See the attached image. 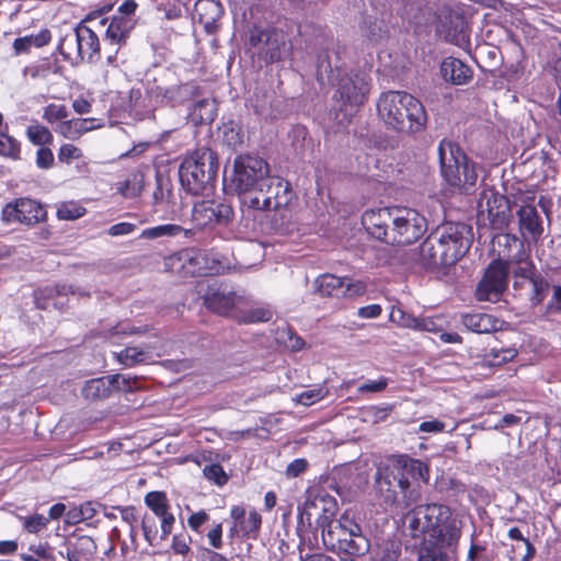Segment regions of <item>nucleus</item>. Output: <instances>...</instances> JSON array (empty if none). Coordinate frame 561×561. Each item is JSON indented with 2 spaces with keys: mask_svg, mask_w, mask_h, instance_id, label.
I'll return each mask as SVG.
<instances>
[{
  "mask_svg": "<svg viewBox=\"0 0 561 561\" xmlns=\"http://www.w3.org/2000/svg\"><path fill=\"white\" fill-rule=\"evenodd\" d=\"M337 511L336 500L330 495H318L307 499L305 514L307 519L316 515L317 527L321 528L322 541L327 549L344 553L343 557L365 554L370 545L363 534L362 527L347 515L334 519Z\"/></svg>",
  "mask_w": 561,
  "mask_h": 561,
  "instance_id": "obj_1",
  "label": "nucleus"
},
{
  "mask_svg": "<svg viewBox=\"0 0 561 561\" xmlns=\"http://www.w3.org/2000/svg\"><path fill=\"white\" fill-rule=\"evenodd\" d=\"M427 480L428 467L425 462L409 455H396L386 466L378 468L375 486L385 506L400 505L401 495L408 507L421 496L419 483Z\"/></svg>",
  "mask_w": 561,
  "mask_h": 561,
  "instance_id": "obj_2",
  "label": "nucleus"
},
{
  "mask_svg": "<svg viewBox=\"0 0 561 561\" xmlns=\"http://www.w3.org/2000/svg\"><path fill=\"white\" fill-rule=\"evenodd\" d=\"M362 225L368 236L387 244H412L424 236L427 220L414 208L381 207L367 209Z\"/></svg>",
  "mask_w": 561,
  "mask_h": 561,
  "instance_id": "obj_3",
  "label": "nucleus"
},
{
  "mask_svg": "<svg viewBox=\"0 0 561 561\" xmlns=\"http://www.w3.org/2000/svg\"><path fill=\"white\" fill-rule=\"evenodd\" d=\"M472 241L470 225L444 222L432 230L420 245V263L426 270L453 266L468 253Z\"/></svg>",
  "mask_w": 561,
  "mask_h": 561,
  "instance_id": "obj_4",
  "label": "nucleus"
},
{
  "mask_svg": "<svg viewBox=\"0 0 561 561\" xmlns=\"http://www.w3.org/2000/svg\"><path fill=\"white\" fill-rule=\"evenodd\" d=\"M317 79L336 85L333 100L340 103V111H352L362 106L370 90V77L362 70L348 71L336 51L321 49L317 55Z\"/></svg>",
  "mask_w": 561,
  "mask_h": 561,
  "instance_id": "obj_5",
  "label": "nucleus"
},
{
  "mask_svg": "<svg viewBox=\"0 0 561 561\" xmlns=\"http://www.w3.org/2000/svg\"><path fill=\"white\" fill-rule=\"evenodd\" d=\"M262 191L256 193L257 206L250 209L249 219H240L245 232L271 233L280 232L285 227L286 207L293 199L294 192L288 181L272 176Z\"/></svg>",
  "mask_w": 561,
  "mask_h": 561,
  "instance_id": "obj_6",
  "label": "nucleus"
},
{
  "mask_svg": "<svg viewBox=\"0 0 561 561\" xmlns=\"http://www.w3.org/2000/svg\"><path fill=\"white\" fill-rule=\"evenodd\" d=\"M225 187L239 199L241 219H249L250 209L257 206L256 193L265 187L270 180V165L257 154L241 153L232 162L231 171H225Z\"/></svg>",
  "mask_w": 561,
  "mask_h": 561,
  "instance_id": "obj_7",
  "label": "nucleus"
},
{
  "mask_svg": "<svg viewBox=\"0 0 561 561\" xmlns=\"http://www.w3.org/2000/svg\"><path fill=\"white\" fill-rule=\"evenodd\" d=\"M377 113L388 129L409 136L423 133L428 122L423 103L405 91L382 92Z\"/></svg>",
  "mask_w": 561,
  "mask_h": 561,
  "instance_id": "obj_8",
  "label": "nucleus"
},
{
  "mask_svg": "<svg viewBox=\"0 0 561 561\" xmlns=\"http://www.w3.org/2000/svg\"><path fill=\"white\" fill-rule=\"evenodd\" d=\"M440 175L447 185L470 194L477 184L478 164L470 160L458 144L443 139L437 148Z\"/></svg>",
  "mask_w": 561,
  "mask_h": 561,
  "instance_id": "obj_9",
  "label": "nucleus"
},
{
  "mask_svg": "<svg viewBox=\"0 0 561 561\" xmlns=\"http://www.w3.org/2000/svg\"><path fill=\"white\" fill-rule=\"evenodd\" d=\"M219 169L218 157L208 147H202L184 158L179 169L183 190L194 196L208 195Z\"/></svg>",
  "mask_w": 561,
  "mask_h": 561,
  "instance_id": "obj_10",
  "label": "nucleus"
},
{
  "mask_svg": "<svg viewBox=\"0 0 561 561\" xmlns=\"http://www.w3.org/2000/svg\"><path fill=\"white\" fill-rule=\"evenodd\" d=\"M461 537V520L455 515L423 538L417 561H451L457 553Z\"/></svg>",
  "mask_w": 561,
  "mask_h": 561,
  "instance_id": "obj_11",
  "label": "nucleus"
},
{
  "mask_svg": "<svg viewBox=\"0 0 561 561\" xmlns=\"http://www.w3.org/2000/svg\"><path fill=\"white\" fill-rule=\"evenodd\" d=\"M453 515L454 513L448 505L428 503L414 506L405 514L404 519L413 538H424L445 524Z\"/></svg>",
  "mask_w": 561,
  "mask_h": 561,
  "instance_id": "obj_12",
  "label": "nucleus"
},
{
  "mask_svg": "<svg viewBox=\"0 0 561 561\" xmlns=\"http://www.w3.org/2000/svg\"><path fill=\"white\" fill-rule=\"evenodd\" d=\"M47 211L43 204L30 197H19L7 203L1 209V221L5 225L21 224L34 226L46 220Z\"/></svg>",
  "mask_w": 561,
  "mask_h": 561,
  "instance_id": "obj_13",
  "label": "nucleus"
},
{
  "mask_svg": "<svg viewBox=\"0 0 561 561\" xmlns=\"http://www.w3.org/2000/svg\"><path fill=\"white\" fill-rule=\"evenodd\" d=\"M139 387L137 377L124 375H108L93 378L84 382L81 393L87 400H104L112 396L114 391H133Z\"/></svg>",
  "mask_w": 561,
  "mask_h": 561,
  "instance_id": "obj_14",
  "label": "nucleus"
},
{
  "mask_svg": "<svg viewBox=\"0 0 561 561\" xmlns=\"http://www.w3.org/2000/svg\"><path fill=\"white\" fill-rule=\"evenodd\" d=\"M510 272L511 270L502 265L500 261H492L477 285L476 298L479 301L495 302L500 300L507 288Z\"/></svg>",
  "mask_w": 561,
  "mask_h": 561,
  "instance_id": "obj_15",
  "label": "nucleus"
},
{
  "mask_svg": "<svg viewBox=\"0 0 561 561\" xmlns=\"http://www.w3.org/2000/svg\"><path fill=\"white\" fill-rule=\"evenodd\" d=\"M150 100L157 105L171 107L185 105L201 94L199 85L194 81L170 87L153 85L147 89Z\"/></svg>",
  "mask_w": 561,
  "mask_h": 561,
  "instance_id": "obj_16",
  "label": "nucleus"
},
{
  "mask_svg": "<svg viewBox=\"0 0 561 561\" xmlns=\"http://www.w3.org/2000/svg\"><path fill=\"white\" fill-rule=\"evenodd\" d=\"M480 213L486 211L488 220L493 230H503L512 220L510 199L493 188L483 190L480 197Z\"/></svg>",
  "mask_w": 561,
  "mask_h": 561,
  "instance_id": "obj_17",
  "label": "nucleus"
},
{
  "mask_svg": "<svg viewBox=\"0 0 561 561\" xmlns=\"http://www.w3.org/2000/svg\"><path fill=\"white\" fill-rule=\"evenodd\" d=\"M492 252L502 265L510 268L512 263L523 262L527 257L523 241L513 233L502 232L493 234L491 240Z\"/></svg>",
  "mask_w": 561,
  "mask_h": 561,
  "instance_id": "obj_18",
  "label": "nucleus"
},
{
  "mask_svg": "<svg viewBox=\"0 0 561 561\" xmlns=\"http://www.w3.org/2000/svg\"><path fill=\"white\" fill-rule=\"evenodd\" d=\"M240 299L231 285L214 282L207 286L204 304L218 314L229 316Z\"/></svg>",
  "mask_w": 561,
  "mask_h": 561,
  "instance_id": "obj_19",
  "label": "nucleus"
},
{
  "mask_svg": "<svg viewBox=\"0 0 561 561\" xmlns=\"http://www.w3.org/2000/svg\"><path fill=\"white\" fill-rule=\"evenodd\" d=\"M439 72L443 80L453 85L468 84L473 77V70L469 65L451 56L443 59Z\"/></svg>",
  "mask_w": 561,
  "mask_h": 561,
  "instance_id": "obj_20",
  "label": "nucleus"
},
{
  "mask_svg": "<svg viewBox=\"0 0 561 561\" xmlns=\"http://www.w3.org/2000/svg\"><path fill=\"white\" fill-rule=\"evenodd\" d=\"M136 26V20L122 19L112 16L105 31V43L113 46L117 53L122 46L127 44L131 31Z\"/></svg>",
  "mask_w": 561,
  "mask_h": 561,
  "instance_id": "obj_21",
  "label": "nucleus"
},
{
  "mask_svg": "<svg viewBox=\"0 0 561 561\" xmlns=\"http://www.w3.org/2000/svg\"><path fill=\"white\" fill-rule=\"evenodd\" d=\"M195 13L205 32L210 35L219 27L218 21L224 14V8L215 0H198L195 4Z\"/></svg>",
  "mask_w": 561,
  "mask_h": 561,
  "instance_id": "obj_22",
  "label": "nucleus"
},
{
  "mask_svg": "<svg viewBox=\"0 0 561 561\" xmlns=\"http://www.w3.org/2000/svg\"><path fill=\"white\" fill-rule=\"evenodd\" d=\"M519 231L524 237H530L537 241L542 232L543 227L540 215L535 206L524 205L517 210Z\"/></svg>",
  "mask_w": 561,
  "mask_h": 561,
  "instance_id": "obj_23",
  "label": "nucleus"
},
{
  "mask_svg": "<svg viewBox=\"0 0 561 561\" xmlns=\"http://www.w3.org/2000/svg\"><path fill=\"white\" fill-rule=\"evenodd\" d=\"M462 324L471 332L488 334L501 330L503 322L488 313L470 312L461 317Z\"/></svg>",
  "mask_w": 561,
  "mask_h": 561,
  "instance_id": "obj_24",
  "label": "nucleus"
},
{
  "mask_svg": "<svg viewBox=\"0 0 561 561\" xmlns=\"http://www.w3.org/2000/svg\"><path fill=\"white\" fill-rule=\"evenodd\" d=\"M194 236V229H186L178 224H163L144 229L139 238L146 240L174 239L179 237L192 239Z\"/></svg>",
  "mask_w": 561,
  "mask_h": 561,
  "instance_id": "obj_25",
  "label": "nucleus"
},
{
  "mask_svg": "<svg viewBox=\"0 0 561 561\" xmlns=\"http://www.w3.org/2000/svg\"><path fill=\"white\" fill-rule=\"evenodd\" d=\"M79 54L80 61H93L100 57V41L93 32L83 22L78 24Z\"/></svg>",
  "mask_w": 561,
  "mask_h": 561,
  "instance_id": "obj_26",
  "label": "nucleus"
},
{
  "mask_svg": "<svg viewBox=\"0 0 561 561\" xmlns=\"http://www.w3.org/2000/svg\"><path fill=\"white\" fill-rule=\"evenodd\" d=\"M344 277L333 274H322L314 280L317 293L322 297L342 298Z\"/></svg>",
  "mask_w": 561,
  "mask_h": 561,
  "instance_id": "obj_27",
  "label": "nucleus"
},
{
  "mask_svg": "<svg viewBox=\"0 0 561 561\" xmlns=\"http://www.w3.org/2000/svg\"><path fill=\"white\" fill-rule=\"evenodd\" d=\"M57 49L65 60L71 62L80 61L78 25L60 38Z\"/></svg>",
  "mask_w": 561,
  "mask_h": 561,
  "instance_id": "obj_28",
  "label": "nucleus"
},
{
  "mask_svg": "<svg viewBox=\"0 0 561 561\" xmlns=\"http://www.w3.org/2000/svg\"><path fill=\"white\" fill-rule=\"evenodd\" d=\"M50 32L47 28L41 30L37 34H31L23 37H18L13 42L15 53L23 54L28 51L31 47H43L50 41Z\"/></svg>",
  "mask_w": 561,
  "mask_h": 561,
  "instance_id": "obj_29",
  "label": "nucleus"
},
{
  "mask_svg": "<svg viewBox=\"0 0 561 561\" xmlns=\"http://www.w3.org/2000/svg\"><path fill=\"white\" fill-rule=\"evenodd\" d=\"M439 32L446 42L458 47L463 48L469 44V34L465 27L463 20L459 18H457L456 21H453L449 27H445V25H443V30Z\"/></svg>",
  "mask_w": 561,
  "mask_h": 561,
  "instance_id": "obj_30",
  "label": "nucleus"
},
{
  "mask_svg": "<svg viewBox=\"0 0 561 561\" xmlns=\"http://www.w3.org/2000/svg\"><path fill=\"white\" fill-rule=\"evenodd\" d=\"M191 115L203 124L211 123L216 117L215 101L208 98L198 100L193 104Z\"/></svg>",
  "mask_w": 561,
  "mask_h": 561,
  "instance_id": "obj_31",
  "label": "nucleus"
},
{
  "mask_svg": "<svg viewBox=\"0 0 561 561\" xmlns=\"http://www.w3.org/2000/svg\"><path fill=\"white\" fill-rule=\"evenodd\" d=\"M245 138V134L243 131L242 126L233 121H230L222 126V139L224 142L232 148L236 149L237 147H240L243 145Z\"/></svg>",
  "mask_w": 561,
  "mask_h": 561,
  "instance_id": "obj_32",
  "label": "nucleus"
},
{
  "mask_svg": "<svg viewBox=\"0 0 561 561\" xmlns=\"http://www.w3.org/2000/svg\"><path fill=\"white\" fill-rule=\"evenodd\" d=\"M528 284L531 287L529 300L533 307L539 306L545 300L549 290L548 279L540 273H537Z\"/></svg>",
  "mask_w": 561,
  "mask_h": 561,
  "instance_id": "obj_33",
  "label": "nucleus"
},
{
  "mask_svg": "<svg viewBox=\"0 0 561 561\" xmlns=\"http://www.w3.org/2000/svg\"><path fill=\"white\" fill-rule=\"evenodd\" d=\"M402 551V545L397 539H388L382 541L377 552L375 553L374 561H398Z\"/></svg>",
  "mask_w": 561,
  "mask_h": 561,
  "instance_id": "obj_34",
  "label": "nucleus"
},
{
  "mask_svg": "<svg viewBox=\"0 0 561 561\" xmlns=\"http://www.w3.org/2000/svg\"><path fill=\"white\" fill-rule=\"evenodd\" d=\"M262 517L256 511H250L239 524L241 538L256 539L261 529Z\"/></svg>",
  "mask_w": 561,
  "mask_h": 561,
  "instance_id": "obj_35",
  "label": "nucleus"
},
{
  "mask_svg": "<svg viewBox=\"0 0 561 561\" xmlns=\"http://www.w3.org/2000/svg\"><path fill=\"white\" fill-rule=\"evenodd\" d=\"M117 360L127 367L145 363L149 358V353L136 346H127L116 353Z\"/></svg>",
  "mask_w": 561,
  "mask_h": 561,
  "instance_id": "obj_36",
  "label": "nucleus"
},
{
  "mask_svg": "<svg viewBox=\"0 0 561 561\" xmlns=\"http://www.w3.org/2000/svg\"><path fill=\"white\" fill-rule=\"evenodd\" d=\"M214 199L196 203L192 210V218L196 225L206 227L213 225Z\"/></svg>",
  "mask_w": 561,
  "mask_h": 561,
  "instance_id": "obj_37",
  "label": "nucleus"
},
{
  "mask_svg": "<svg viewBox=\"0 0 561 561\" xmlns=\"http://www.w3.org/2000/svg\"><path fill=\"white\" fill-rule=\"evenodd\" d=\"M518 266L513 270L514 283L513 286L515 289L520 288L524 283H528L537 273H539L535 266V264L524 259L523 262L517 263Z\"/></svg>",
  "mask_w": 561,
  "mask_h": 561,
  "instance_id": "obj_38",
  "label": "nucleus"
},
{
  "mask_svg": "<svg viewBox=\"0 0 561 561\" xmlns=\"http://www.w3.org/2000/svg\"><path fill=\"white\" fill-rule=\"evenodd\" d=\"M80 561H89L96 551L94 540L89 536H81L75 540H68Z\"/></svg>",
  "mask_w": 561,
  "mask_h": 561,
  "instance_id": "obj_39",
  "label": "nucleus"
},
{
  "mask_svg": "<svg viewBox=\"0 0 561 561\" xmlns=\"http://www.w3.org/2000/svg\"><path fill=\"white\" fill-rule=\"evenodd\" d=\"M213 225L227 227L234 218L232 206L226 202L214 201Z\"/></svg>",
  "mask_w": 561,
  "mask_h": 561,
  "instance_id": "obj_40",
  "label": "nucleus"
},
{
  "mask_svg": "<svg viewBox=\"0 0 561 561\" xmlns=\"http://www.w3.org/2000/svg\"><path fill=\"white\" fill-rule=\"evenodd\" d=\"M145 504L152 511L154 516L163 515L170 510L164 492L151 491L145 496Z\"/></svg>",
  "mask_w": 561,
  "mask_h": 561,
  "instance_id": "obj_41",
  "label": "nucleus"
},
{
  "mask_svg": "<svg viewBox=\"0 0 561 561\" xmlns=\"http://www.w3.org/2000/svg\"><path fill=\"white\" fill-rule=\"evenodd\" d=\"M19 522L24 531L28 534H38L44 528H46L49 523V518L45 517L42 514H32L27 516H18Z\"/></svg>",
  "mask_w": 561,
  "mask_h": 561,
  "instance_id": "obj_42",
  "label": "nucleus"
},
{
  "mask_svg": "<svg viewBox=\"0 0 561 561\" xmlns=\"http://www.w3.org/2000/svg\"><path fill=\"white\" fill-rule=\"evenodd\" d=\"M0 156L11 158L13 160L20 159V142L0 130Z\"/></svg>",
  "mask_w": 561,
  "mask_h": 561,
  "instance_id": "obj_43",
  "label": "nucleus"
},
{
  "mask_svg": "<svg viewBox=\"0 0 561 561\" xmlns=\"http://www.w3.org/2000/svg\"><path fill=\"white\" fill-rule=\"evenodd\" d=\"M283 101L277 98H274L271 101L270 107H266L262 104L255 105V113L265 121H275L283 116Z\"/></svg>",
  "mask_w": 561,
  "mask_h": 561,
  "instance_id": "obj_44",
  "label": "nucleus"
},
{
  "mask_svg": "<svg viewBox=\"0 0 561 561\" xmlns=\"http://www.w3.org/2000/svg\"><path fill=\"white\" fill-rule=\"evenodd\" d=\"M367 293V284L360 279L344 277L342 298H357Z\"/></svg>",
  "mask_w": 561,
  "mask_h": 561,
  "instance_id": "obj_45",
  "label": "nucleus"
},
{
  "mask_svg": "<svg viewBox=\"0 0 561 561\" xmlns=\"http://www.w3.org/2000/svg\"><path fill=\"white\" fill-rule=\"evenodd\" d=\"M516 355L515 348H491L485 355V360L490 366H501L512 360Z\"/></svg>",
  "mask_w": 561,
  "mask_h": 561,
  "instance_id": "obj_46",
  "label": "nucleus"
},
{
  "mask_svg": "<svg viewBox=\"0 0 561 561\" xmlns=\"http://www.w3.org/2000/svg\"><path fill=\"white\" fill-rule=\"evenodd\" d=\"M26 135L32 144L41 147H43L45 144H49L53 140V135L49 129L42 125L30 126L26 130Z\"/></svg>",
  "mask_w": 561,
  "mask_h": 561,
  "instance_id": "obj_47",
  "label": "nucleus"
},
{
  "mask_svg": "<svg viewBox=\"0 0 561 561\" xmlns=\"http://www.w3.org/2000/svg\"><path fill=\"white\" fill-rule=\"evenodd\" d=\"M85 214V208L75 202L62 203L57 209V217L60 220H75Z\"/></svg>",
  "mask_w": 561,
  "mask_h": 561,
  "instance_id": "obj_48",
  "label": "nucleus"
},
{
  "mask_svg": "<svg viewBox=\"0 0 561 561\" xmlns=\"http://www.w3.org/2000/svg\"><path fill=\"white\" fill-rule=\"evenodd\" d=\"M488 546L489 543L486 540H481L477 537V530L474 529L470 539V547L467 556L468 561L482 560Z\"/></svg>",
  "mask_w": 561,
  "mask_h": 561,
  "instance_id": "obj_49",
  "label": "nucleus"
},
{
  "mask_svg": "<svg viewBox=\"0 0 561 561\" xmlns=\"http://www.w3.org/2000/svg\"><path fill=\"white\" fill-rule=\"evenodd\" d=\"M203 473L208 481L214 482L216 485L221 486L228 482V476L219 463L205 466Z\"/></svg>",
  "mask_w": 561,
  "mask_h": 561,
  "instance_id": "obj_50",
  "label": "nucleus"
},
{
  "mask_svg": "<svg viewBox=\"0 0 561 561\" xmlns=\"http://www.w3.org/2000/svg\"><path fill=\"white\" fill-rule=\"evenodd\" d=\"M156 517L157 516L154 515L145 514V516L141 519V529L144 531V537L150 546L153 545V541L158 537Z\"/></svg>",
  "mask_w": 561,
  "mask_h": 561,
  "instance_id": "obj_51",
  "label": "nucleus"
},
{
  "mask_svg": "<svg viewBox=\"0 0 561 561\" xmlns=\"http://www.w3.org/2000/svg\"><path fill=\"white\" fill-rule=\"evenodd\" d=\"M364 24L367 27L366 35L371 42H380L386 38V30L382 22L371 21L370 18L365 19Z\"/></svg>",
  "mask_w": 561,
  "mask_h": 561,
  "instance_id": "obj_52",
  "label": "nucleus"
},
{
  "mask_svg": "<svg viewBox=\"0 0 561 561\" xmlns=\"http://www.w3.org/2000/svg\"><path fill=\"white\" fill-rule=\"evenodd\" d=\"M273 317V312L271 309L265 307L254 308L248 311L243 316V321L245 323H261L268 322Z\"/></svg>",
  "mask_w": 561,
  "mask_h": 561,
  "instance_id": "obj_53",
  "label": "nucleus"
},
{
  "mask_svg": "<svg viewBox=\"0 0 561 561\" xmlns=\"http://www.w3.org/2000/svg\"><path fill=\"white\" fill-rule=\"evenodd\" d=\"M325 394L327 391H324L322 388L308 389L297 394L296 401L299 404L309 407L323 399Z\"/></svg>",
  "mask_w": 561,
  "mask_h": 561,
  "instance_id": "obj_54",
  "label": "nucleus"
},
{
  "mask_svg": "<svg viewBox=\"0 0 561 561\" xmlns=\"http://www.w3.org/2000/svg\"><path fill=\"white\" fill-rule=\"evenodd\" d=\"M192 538L185 534H176L172 538L171 548L175 554L187 556L191 552Z\"/></svg>",
  "mask_w": 561,
  "mask_h": 561,
  "instance_id": "obj_55",
  "label": "nucleus"
},
{
  "mask_svg": "<svg viewBox=\"0 0 561 561\" xmlns=\"http://www.w3.org/2000/svg\"><path fill=\"white\" fill-rule=\"evenodd\" d=\"M69 115L68 108L64 104H49L45 107L44 111V118L49 122L54 123L57 121H61L67 118Z\"/></svg>",
  "mask_w": 561,
  "mask_h": 561,
  "instance_id": "obj_56",
  "label": "nucleus"
},
{
  "mask_svg": "<svg viewBox=\"0 0 561 561\" xmlns=\"http://www.w3.org/2000/svg\"><path fill=\"white\" fill-rule=\"evenodd\" d=\"M388 386V379L386 377H380L377 380H367L358 386L357 391L359 393L365 392H381Z\"/></svg>",
  "mask_w": 561,
  "mask_h": 561,
  "instance_id": "obj_57",
  "label": "nucleus"
},
{
  "mask_svg": "<svg viewBox=\"0 0 561 561\" xmlns=\"http://www.w3.org/2000/svg\"><path fill=\"white\" fill-rule=\"evenodd\" d=\"M138 8V3L134 0H125L122 2L115 14L113 16L122 18V19H128V20H136L135 13Z\"/></svg>",
  "mask_w": 561,
  "mask_h": 561,
  "instance_id": "obj_58",
  "label": "nucleus"
},
{
  "mask_svg": "<svg viewBox=\"0 0 561 561\" xmlns=\"http://www.w3.org/2000/svg\"><path fill=\"white\" fill-rule=\"evenodd\" d=\"M195 557L197 561H229L226 556L206 547H197Z\"/></svg>",
  "mask_w": 561,
  "mask_h": 561,
  "instance_id": "obj_59",
  "label": "nucleus"
},
{
  "mask_svg": "<svg viewBox=\"0 0 561 561\" xmlns=\"http://www.w3.org/2000/svg\"><path fill=\"white\" fill-rule=\"evenodd\" d=\"M309 467V462L305 458H296L286 467L285 474L287 478H297L302 474L307 468Z\"/></svg>",
  "mask_w": 561,
  "mask_h": 561,
  "instance_id": "obj_60",
  "label": "nucleus"
},
{
  "mask_svg": "<svg viewBox=\"0 0 561 561\" xmlns=\"http://www.w3.org/2000/svg\"><path fill=\"white\" fill-rule=\"evenodd\" d=\"M81 150L72 144H65L59 148L58 159L61 162L69 163L70 161L80 158Z\"/></svg>",
  "mask_w": 561,
  "mask_h": 561,
  "instance_id": "obj_61",
  "label": "nucleus"
},
{
  "mask_svg": "<svg viewBox=\"0 0 561 561\" xmlns=\"http://www.w3.org/2000/svg\"><path fill=\"white\" fill-rule=\"evenodd\" d=\"M54 163V154L49 148L39 147L36 152V165L39 169H49Z\"/></svg>",
  "mask_w": 561,
  "mask_h": 561,
  "instance_id": "obj_62",
  "label": "nucleus"
},
{
  "mask_svg": "<svg viewBox=\"0 0 561 561\" xmlns=\"http://www.w3.org/2000/svg\"><path fill=\"white\" fill-rule=\"evenodd\" d=\"M57 561H80L68 540H65L57 550H55Z\"/></svg>",
  "mask_w": 561,
  "mask_h": 561,
  "instance_id": "obj_63",
  "label": "nucleus"
},
{
  "mask_svg": "<svg viewBox=\"0 0 561 561\" xmlns=\"http://www.w3.org/2000/svg\"><path fill=\"white\" fill-rule=\"evenodd\" d=\"M302 561H355L352 557H343L340 553L328 556L325 553H313L302 558Z\"/></svg>",
  "mask_w": 561,
  "mask_h": 561,
  "instance_id": "obj_64",
  "label": "nucleus"
}]
</instances>
